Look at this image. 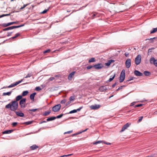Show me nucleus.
I'll return each mask as SVG.
<instances>
[{
  "label": "nucleus",
  "instance_id": "nucleus-50",
  "mask_svg": "<svg viewBox=\"0 0 157 157\" xmlns=\"http://www.w3.org/2000/svg\"><path fill=\"white\" fill-rule=\"evenodd\" d=\"M72 155V154H69V155H64L63 156H59V157H65V156H70V155Z\"/></svg>",
  "mask_w": 157,
  "mask_h": 157
},
{
  "label": "nucleus",
  "instance_id": "nucleus-23",
  "mask_svg": "<svg viewBox=\"0 0 157 157\" xmlns=\"http://www.w3.org/2000/svg\"><path fill=\"white\" fill-rule=\"evenodd\" d=\"M120 76L124 77V78H125V71L123 69L122 70L121 72Z\"/></svg>",
  "mask_w": 157,
  "mask_h": 157
},
{
  "label": "nucleus",
  "instance_id": "nucleus-51",
  "mask_svg": "<svg viewBox=\"0 0 157 157\" xmlns=\"http://www.w3.org/2000/svg\"><path fill=\"white\" fill-rule=\"evenodd\" d=\"M36 90L37 91L40 90H41V88L39 87H37L36 88Z\"/></svg>",
  "mask_w": 157,
  "mask_h": 157
},
{
  "label": "nucleus",
  "instance_id": "nucleus-7",
  "mask_svg": "<svg viewBox=\"0 0 157 157\" xmlns=\"http://www.w3.org/2000/svg\"><path fill=\"white\" fill-rule=\"evenodd\" d=\"M150 62L151 64H154L157 67V59H156L154 57H151L150 59Z\"/></svg>",
  "mask_w": 157,
  "mask_h": 157
},
{
  "label": "nucleus",
  "instance_id": "nucleus-1",
  "mask_svg": "<svg viewBox=\"0 0 157 157\" xmlns=\"http://www.w3.org/2000/svg\"><path fill=\"white\" fill-rule=\"evenodd\" d=\"M18 107L17 102L16 101H13L7 105L5 106L6 109H10L11 110L15 111L17 109Z\"/></svg>",
  "mask_w": 157,
  "mask_h": 157
},
{
  "label": "nucleus",
  "instance_id": "nucleus-25",
  "mask_svg": "<svg viewBox=\"0 0 157 157\" xmlns=\"http://www.w3.org/2000/svg\"><path fill=\"white\" fill-rule=\"evenodd\" d=\"M157 31V27L156 28H153L150 31V34H153Z\"/></svg>",
  "mask_w": 157,
  "mask_h": 157
},
{
  "label": "nucleus",
  "instance_id": "nucleus-30",
  "mask_svg": "<svg viewBox=\"0 0 157 157\" xmlns=\"http://www.w3.org/2000/svg\"><path fill=\"white\" fill-rule=\"evenodd\" d=\"M95 58H92L89 60L88 62L89 63L94 62H95Z\"/></svg>",
  "mask_w": 157,
  "mask_h": 157
},
{
  "label": "nucleus",
  "instance_id": "nucleus-58",
  "mask_svg": "<svg viewBox=\"0 0 157 157\" xmlns=\"http://www.w3.org/2000/svg\"><path fill=\"white\" fill-rule=\"evenodd\" d=\"M122 86H120L116 90L117 91H118L119 90L122 89Z\"/></svg>",
  "mask_w": 157,
  "mask_h": 157
},
{
  "label": "nucleus",
  "instance_id": "nucleus-35",
  "mask_svg": "<svg viewBox=\"0 0 157 157\" xmlns=\"http://www.w3.org/2000/svg\"><path fill=\"white\" fill-rule=\"evenodd\" d=\"M56 119V117L53 116L50 117V121H52Z\"/></svg>",
  "mask_w": 157,
  "mask_h": 157
},
{
  "label": "nucleus",
  "instance_id": "nucleus-14",
  "mask_svg": "<svg viewBox=\"0 0 157 157\" xmlns=\"http://www.w3.org/2000/svg\"><path fill=\"white\" fill-rule=\"evenodd\" d=\"M134 74L137 76H141L143 75V73L137 70H135L134 71Z\"/></svg>",
  "mask_w": 157,
  "mask_h": 157
},
{
  "label": "nucleus",
  "instance_id": "nucleus-45",
  "mask_svg": "<svg viewBox=\"0 0 157 157\" xmlns=\"http://www.w3.org/2000/svg\"><path fill=\"white\" fill-rule=\"evenodd\" d=\"M66 101V100L65 99H63L62 100L61 102L60 103L61 104H64L65 103Z\"/></svg>",
  "mask_w": 157,
  "mask_h": 157
},
{
  "label": "nucleus",
  "instance_id": "nucleus-43",
  "mask_svg": "<svg viewBox=\"0 0 157 157\" xmlns=\"http://www.w3.org/2000/svg\"><path fill=\"white\" fill-rule=\"evenodd\" d=\"M143 116H141L139 117V119L137 121V122L139 123L142 120L143 118Z\"/></svg>",
  "mask_w": 157,
  "mask_h": 157
},
{
  "label": "nucleus",
  "instance_id": "nucleus-26",
  "mask_svg": "<svg viewBox=\"0 0 157 157\" xmlns=\"http://www.w3.org/2000/svg\"><path fill=\"white\" fill-rule=\"evenodd\" d=\"M77 112L76 110L75 109H74L73 110H71L69 113H67L65 114H71L73 113H75Z\"/></svg>",
  "mask_w": 157,
  "mask_h": 157
},
{
  "label": "nucleus",
  "instance_id": "nucleus-32",
  "mask_svg": "<svg viewBox=\"0 0 157 157\" xmlns=\"http://www.w3.org/2000/svg\"><path fill=\"white\" fill-rule=\"evenodd\" d=\"M66 114H61L58 116H57L56 117V118H61L63 116V115H65Z\"/></svg>",
  "mask_w": 157,
  "mask_h": 157
},
{
  "label": "nucleus",
  "instance_id": "nucleus-22",
  "mask_svg": "<svg viewBox=\"0 0 157 157\" xmlns=\"http://www.w3.org/2000/svg\"><path fill=\"white\" fill-rule=\"evenodd\" d=\"M36 94V93H33L31 94L30 96V98L32 100H34L35 95Z\"/></svg>",
  "mask_w": 157,
  "mask_h": 157
},
{
  "label": "nucleus",
  "instance_id": "nucleus-11",
  "mask_svg": "<svg viewBox=\"0 0 157 157\" xmlns=\"http://www.w3.org/2000/svg\"><path fill=\"white\" fill-rule=\"evenodd\" d=\"M100 106V105L95 104L91 105L90 108L92 109L96 110L99 109Z\"/></svg>",
  "mask_w": 157,
  "mask_h": 157
},
{
  "label": "nucleus",
  "instance_id": "nucleus-8",
  "mask_svg": "<svg viewBox=\"0 0 157 157\" xmlns=\"http://www.w3.org/2000/svg\"><path fill=\"white\" fill-rule=\"evenodd\" d=\"M94 68L96 70H99L103 67V65L101 63H98V64L93 65Z\"/></svg>",
  "mask_w": 157,
  "mask_h": 157
},
{
  "label": "nucleus",
  "instance_id": "nucleus-4",
  "mask_svg": "<svg viewBox=\"0 0 157 157\" xmlns=\"http://www.w3.org/2000/svg\"><path fill=\"white\" fill-rule=\"evenodd\" d=\"M141 56L140 55L137 56L135 59V63L136 65L139 64L141 61Z\"/></svg>",
  "mask_w": 157,
  "mask_h": 157
},
{
  "label": "nucleus",
  "instance_id": "nucleus-38",
  "mask_svg": "<svg viewBox=\"0 0 157 157\" xmlns=\"http://www.w3.org/2000/svg\"><path fill=\"white\" fill-rule=\"evenodd\" d=\"M33 122V121H29L25 122L24 123L26 125H29L31 124Z\"/></svg>",
  "mask_w": 157,
  "mask_h": 157
},
{
  "label": "nucleus",
  "instance_id": "nucleus-49",
  "mask_svg": "<svg viewBox=\"0 0 157 157\" xmlns=\"http://www.w3.org/2000/svg\"><path fill=\"white\" fill-rule=\"evenodd\" d=\"M9 15H10V14H3L2 15H0V18L3 17L5 16H9Z\"/></svg>",
  "mask_w": 157,
  "mask_h": 157
},
{
  "label": "nucleus",
  "instance_id": "nucleus-59",
  "mask_svg": "<svg viewBox=\"0 0 157 157\" xmlns=\"http://www.w3.org/2000/svg\"><path fill=\"white\" fill-rule=\"evenodd\" d=\"M55 79L54 77H52L50 78V81H52Z\"/></svg>",
  "mask_w": 157,
  "mask_h": 157
},
{
  "label": "nucleus",
  "instance_id": "nucleus-15",
  "mask_svg": "<svg viewBox=\"0 0 157 157\" xmlns=\"http://www.w3.org/2000/svg\"><path fill=\"white\" fill-rule=\"evenodd\" d=\"M15 113L16 114V115L20 117H23L24 116V114L22 113L17 111H15Z\"/></svg>",
  "mask_w": 157,
  "mask_h": 157
},
{
  "label": "nucleus",
  "instance_id": "nucleus-40",
  "mask_svg": "<svg viewBox=\"0 0 157 157\" xmlns=\"http://www.w3.org/2000/svg\"><path fill=\"white\" fill-rule=\"evenodd\" d=\"M37 110V109H29L28 110V111L29 112L30 111H31L32 112H35Z\"/></svg>",
  "mask_w": 157,
  "mask_h": 157
},
{
  "label": "nucleus",
  "instance_id": "nucleus-39",
  "mask_svg": "<svg viewBox=\"0 0 157 157\" xmlns=\"http://www.w3.org/2000/svg\"><path fill=\"white\" fill-rule=\"evenodd\" d=\"M134 78H135V77H130V78H129L128 80H127L126 82H128L129 81H130L132 80H133Z\"/></svg>",
  "mask_w": 157,
  "mask_h": 157
},
{
  "label": "nucleus",
  "instance_id": "nucleus-53",
  "mask_svg": "<svg viewBox=\"0 0 157 157\" xmlns=\"http://www.w3.org/2000/svg\"><path fill=\"white\" fill-rule=\"evenodd\" d=\"M129 55V53L128 52H126L124 53V55L126 57H128Z\"/></svg>",
  "mask_w": 157,
  "mask_h": 157
},
{
  "label": "nucleus",
  "instance_id": "nucleus-27",
  "mask_svg": "<svg viewBox=\"0 0 157 157\" xmlns=\"http://www.w3.org/2000/svg\"><path fill=\"white\" fill-rule=\"evenodd\" d=\"M18 23V21L16 22H11L8 23H7V26H9L10 25L13 24H17Z\"/></svg>",
  "mask_w": 157,
  "mask_h": 157
},
{
  "label": "nucleus",
  "instance_id": "nucleus-33",
  "mask_svg": "<svg viewBox=\"0 0 157 157\" xmlns=\"http://www.w3.org/2000/svg\"><path fill=\"white\" fill-rule=\"evenodd\" d=\"M20 35V33H17L15 34V35L13 37H12V38L13 39L19 36Z\"/></svg>",
  "mask_w": 157,
  "mask_h": 157
},
{
  "label": "nucleus",
  "instance_id": "nucleus-55",
  "mask_svg": "<svg viewBox=\"0 0 157 157\" xmlns=\"http://www.w3.org/2000/svg\"><path fill=\"white\" fill-rule=\"evenodd\" d=\"M73 11L70 14H69V15H67L66 16L64 17H63V19H64L65 17H68V16H69L70 15L73 13Z\"/></svg>",
  "mask_w": 157,
  "mask_h": 157
},
{
  "label": "nucleus",
  "instance_id": "nucleus-36",
  "mask_svg": "<svg viewBox=\"0 0 157 157\" xmlns=\"http://www.w3.org/2000/svg\"><path fill=\"white\" fill-rule=\"evenodd\" d=\"M102 141H101V140H99V141H98L95 142H94L93 144H97L101 143H102Z\"/></svg>",
  "mask_w": 157,
  "mask_h": 157
},
{
  "label": "nucleus",
  "instance_id": "nucleus-60",
  "mask_svg": "<svg viewBox=\"0 0 157 157\" xmlns=\"http://www.w3.org/2000/svg\"><path fill=\"white\" fill-rule=\"evenodd\" d=\"M49 114V112H45L44 113V115H45V116H46L48 114Z\"/></svg>",
  "mask_w": 157,
  "mask_h": 157
},
{
  "label": "nucleus",
  "instance_id": "nucleus-61",
  "mask_svg": "<svg viewBox=\"0 0 157 157\" xmlns=\"http://www.w3.org/2000/svg\"><path fill=\"white\" fill-rule=\"evenodd\" d=\"M49 52V49H48L44 52V53H45L46 52Z\"/></svg>",
  "mask_w": 157,
  "mask_h": 157
},
{
  "label": "nucleus",
  "instance_id": "nucleus-17",
  "mask_svg": "<svg viewBox=\"0 0 157 157\" xmlns=\"http://www.w3.org/2000/svg\"><path fill=\"white\" fill-rule=\"evenodd\" d=\"M116 76V74H114L113 76H111L109 79L106 81V82L108 83L112 81L114 78Z\"/></svg>",
  "mask_w": 157,
  "mask_h": 157
},
{
  "label": "nucleus",
  "instance_id": "nucleus-57",
  "mask_svg": "<svg viewBox=\"0 0 157 157\" xmlns=\"http://www.w3.org/2000/svg\"><path fill=\"white\" fill-rule=\"evenodd\" d=\"M154 48H151L149 49L148 50V53H149V52H151L152 51L151 50V49H154Z\"/></svg>",
  "mask_w": 157,
  "mask_h": 157
},
{
  "label": "nucleus",
  "instance_id": "nucleus-37",
  "mask_svg": "<svg viewBox=\"0 0 157 157\" xmlns=\"http://www.w3.org/2000/svg\"><path fill=\"white\" fill-rule=\"evenodd\" d=\"M32 75L31 73H29L25 77V78H27L29 77H30Z\"/></svg>",
  "mask_w": 157,
  "mask_h": 157
},
{
  "label": "nucleus",
  "instance_id": "nucleus-52",
  "mask_svg": "<svg viewBox=\"0 0 157 157\" xmlns=\"http://www.w3.org/2000/svg\"><path fill=\"white\" fill-rule=\"evenodd\" d=\"M47 11H48V10H44L43 11L41 12L40 13H42V14L45 13L47 12Z\"/></svg>",
  "mask_w": 157,
  "mask_h": 157
},
{
  "label": "nucleus",
  "instance_id": "nucleus-28",
  "mask_svg": "<svg viewBox=\"0 0 157 157\" xmlns=\"http://www.w3.org/2000/svg\"><path fill=\"white\" fill-rule=\"evenodd\" d=\"M12 93L11 91L6 92V93H3V95L5 96L6 95H7L8 96H10V95Z\"/></svg>",
  "mask_w": 157,
  "mask_h": 157
},
{
  "label": "nucleus",
  "instance_id": "nucleus-21",
  "mask_svg": "<svg viewBox=\"0 0 157 157\" xmlns=\"http://www.w3.org/2000/svg\"><path fill=\"white\" fill-rule=\"evenodd\" d=\"M22 97V95H19L17 96L16 97V98L15 99L16 100L15 101H16V102H17V101H19L20 100H21Z\"/></svg>",
  "mask_w": 157,
  "mask_h": 157
},
{
  "label": "nucleus",
  "instance_id": "nucleus-13",
  "mask_svg": "<svg viewBox=\"0 0 157 157\" xmlns=\"http://www.w3.org/2000/svg\"><path fill=\"white\" fill-rule=\"evenodd\" d=\"M76 72L75 71H73L68 76V79L69 80H71L72 79V78H73V76H74L75 73Z\"/></svg>",
  "mask_w": 157,
  "mask_h": 157
},
{
  "label": "nucleus",
  "instance_id": "nucleus-3",
  "mask_svg": "<svg viewBox=\"0 0 157 157\" xmlns=\"http://www.w3.org/2000/svg\"><path fill=\"white\" fill-rule=\"evenodd\" d=\"M24 25V24L21 25H18V26H10L8 27V28L4 29H3V30L4 31H7L9 30H11L13 29L14 28H18L20 27H22Z\"/></svg>",
  "mask_w": 157,
  "mask_h": 157
},
{
  "label": "nucleus",
  "instance_id": "nucleus-46",
  "mask_svg": "<svg viewBox=\"0 0 157 157\" xmlns=\"http://www.w3.org/2000/svg\"><path fill=\"white\" fill-rule=\"evenodd\" d=\"M83 106H82L80 107H79V108L77 109H76V111H77H77H80V110H81V109H82V108H83Z\"/></svg>",
  "mask_w": 157,
  "mask_h": 157
},
{
  "label": "nucleus",
  "instance_id": "nucleus-31",
  "mask_svg": "<svg viewBox=\"0 0 157 157\" xmlns=\"http://www.w3.org/2000/svg\"><path fill=\"white\" fill-rule=\"evenodd\" d=\"M125 78L124 77L120 76L119 79V82H122L124 80Z\"/></svg>",
  "mask_w": 157,
  "mask_h": 157
},
{
  "label": "nucleus",
  "instance_id": "nucleus-63",
  "mask_svg": "<svg viewBox=\"0 0 157 157\" xmlns=\"http://www.w3.org/2000/svg\"><path fill=\"white\" fill-rule=\"evenodd\" d=\"M82 133V132H77V133H76V134L77 135H78V134H81V133Z\"/></svg>",
  "mask_w": 157,
  "mask_h": 157
},
{
  "label": "nucleus",
  "instance_id": "nucleus-56",
  "mask_svg": "<svg viewBox=\"0 0 157 157\" xmlns=\"http://www.w3.org/2000/svg\"><path fill=\"white\" fill-rule=\"evenodd\" d=\"M117 82H116L114 83L113 84L112 86V87L114 88L116 86V85H117Z\"/></svg>",
  "mask_w": 157,
  "mask_h": 157
},
{
  "label": "nucleus",
  "instance_id": "nucleus-2",
  "mask_svg": "<svg viewBox=\"0 0 157 157\" xmlns=\"http://www.w3.org/2000/svg\"><path fill=\"white\" fill-rule=\"evenodd\" d=\"M23 79H21V80H19L17 82H15L14 83H12L8 86H7L6 87H4L2 88H9L13 87L14 86H15L17 85L18 84H19L20 83H21Z\"/></svg>",
  "mask_w": 157,
  "mask_h": 157
},
{
  "label": "nucleus",
  "instance_id": "nucleus-10",
  "mask_svg": "<svg viewBox=\"0 0 157 157\" xmlns=\"http://www.w3.org/2000/svg\"><path fill=\"white\" fill-rule=\"evenodd\" d=\"M131 124L130 123H127L124 124L122 127V129L120 131V132H121L124 131Z\"/></svg>",
  "mask_w": 157,
  "mask_h": 157
},
{
  "label": "nucleus",
  "instance_id": "nucleus-24",
  "mask_svg": "<svg viewBox=\"0 0 157 157\" xmlns=\"http://www.w3.org/2000/svg\"><path fill=\"white\" fill-rule=\"evenodd\" d=\"M144 74L146 76H148L151 75V73L148 71H145L144 72Z\"/></svg>",
  "mask_w": 157,
  "mask_h": 157
},
{
  "label": "nucleus",
  "instance_id": "nucleus-9",
  "mask_svg": "<svg viewBox=\"0 0 157 157\" xmlns=\"http://www.w3.org/2000/svg\"><path fill=\"white\" fill-rule=\"evenodd\" d=\"M125 64L126 68H129L131 65L130 59H128L125 61Z\"/></svg>",
  "mask_w": 157,
  "mask_h": 157
},
{
  "label": "nucleus",
  "instance_id": "nucleus-34",
  "mask_svg": "<svg viewBox=\"0 0 157 157\" xmlns=\"http://www.w3.org/2000/svg\"><path fill=\"white\" fill-rule=\"evenodd\" d=\"M75 99V97L74 96H71L69 98V100L70 101H72L74 100Z\"/></svg>",
  "mask_w": 157,
  "mask_h": 157
},
{
  "label": "nucleus",
  "instance_id": "nucleus-16",
  "mask_svg": "<svg viewBox=\"0 0 157 157\" xmlns=\"http://www.w3.org/2000/svg\"><path fill=\"white\" fill-rule=\"evenodd\" d=\"M114 62L115 60L113 59H110L108 60V62L105 63V65L107 66H109L111 63H114Z\"/></svg>",
  "mask_w": 157,
  "mask_h": 157
},
{
  "label": "nucleus",
  "instance_id": "nucleus-64",
  "mask_svg": "<svg viewBox=\"0 0 157 157\" xmlns=\"http://www.w3.org/2000/svg\"><path fill=\"white\" fill-rule=\"evenodd\" d=\"M154 155H148L146 157H153Z\"/></svg>",
  "mask_w": 157,
  "mask_h": 157
},
{
  "label": "nucleus",
  "instance_id": "nucleus-42",
  "mask_svg": "<svg viewBox=\"0 0 157 157\" xmlns=\"http://www.w3.org/2000/svg\"><path fill=\"white\" fill-rule=\"evenodd\" d=\"M94 67L93 65H90L86 67V68L87 70H89L92 68Z\"/></svg>",
  "mask_w": 157,
  "mask_h": 157
},
{
  "label": "nucleus",
  "instance_id": "nucleus-5",
  "mask_svg": "<svg viewBox=\"0 0 157 157\" xmlns=\"http://www.w3.org/2000/svg\"><path fill=\"white\" fill-rule=\"evenodd\" d=\"M26 100V98H23L20 101L19 104L21 105V108H24L25 107Z\"/></svg>",
  "mask_w": 157,
  "mask_h": 157
},
{
  "label": "nucleus",
  "instance_id": "nucleus-62",
  "mask_svg": "<svg viewBox=\"0 0 157 157\" xmlns=\"http://www.w3.org/2000/svg\"><path fill=\"white\" fill-rule=\"evenodd\" d=\"M71 102V101H68L67 103V104H66V105H69L70 103Z\"/></svg>",
  "mask_w": 157,
  "mask_h": 157
},
{
  "label": "nucleus",
  "instance_id": "nucleus-48",
  "mask_svg": "<svg viewBox=\"0 0 157 157\" xmlns=\"http://www.w3.org/2000/svg\"><path fill=\"white\" fill-rule=\"evenodd\" d=\"M17 124V122H13L12 123V125L13 127H14L16 126Z\"/></svg>",
  "mask_w": 157,
  "mask_h": 157
},
{
  "label": "nucleus",
  "instance_id": "nucleus-6",
  "mask_svg": "<svg viewBox=\"0 0 157 157\" xmlns=\"http://www.w3.org/2000/svg\"><path fill=\"white\" fill-rule=\"evenodd\" d=\"M61 107V105L59 104L55 105L52 108V111L54 112H57L58 111Z\"/></svg>",
  "mask_w": 157,
  "mask_h": 157
},
{
  "label": "nucleus",
  "instance_id": "nucleus-19",
  "mask_svg": "<svg viewBox=\"0 0 157 157\" xmlns=\"http://www.w3.org/2000/svg\"><path fill=\"white\" fill-rule=\"evenodd\" d=\"M151 40L150 42L151 43H153L155 41H157V37H154L153 38H151L150 39H146V40Z\"/></svg>",
  "mask_w": 157,
  "mask_h": 157
},
{
  "label": "nucleus",
  "instance_id": "nucleus-29",
  "mask_svg": "<svg viewBox=\"0 0 157 157\" xmlns=\"http://www.w3.org/2000/svg\"><path fill=\"white\" fill-rule=\"evenodd\" d=\"M28 93V92L27 91H24L22 93V96H24L26 95Z\"/></svg>",
  "mask_w": 157,
  "mask_h": 157
},
{
  "label": "nucleus",
  "instance_id": "nucleus-12",
  "mask_svg": "<svg viewBox=\"0 0 157 157\" xmlns=\"http://www.w3.org/2000/svg\"><path fill=\"white\" fill-rule=\"evenodd\" d=\"M108 90V89L104 86H101L99 88V91L101 92L105 91Z\"/></svg>",
  "mask_w": 157,
  "mask_h": 157
},
{
  "label": "nucleus",
  "instance_id": "nucleus-18",
  "mask_svg": "<svg viewBox=\"0 0 157 157\" xmlns=\"http://www.w3.org/2000/svg\"><path fill=\"white\" fill-rule=\"evenodd\" d=\"M13 131V130H7L5 131L4 132H2V133L3 134H10Z\"/></svg>",
  "mask_w": 157,
  "mask_h": 157
},
{
  "label": "nucleus",
  "instance_id": "nucleus-44",
  "mask_svg": "<svg viewBox=\"0 0 157 157\" xmlns=\"http://www.w3.org/2000/svg\"><path fill=\"white\" fill-rule=\"evenodd\" d=\"M29 4H27L25 5H24L23 7H22L20 9V10H22L25 7H26V6H27Z\"/></svg>",
  "mask_w": 157,
  "mask_h": 157
},
{
  "label": "nucleus",
  "instance_id": "nucleus-20",
  "mask_svg": "<svg viewBox=\"0 0 157 157\" xmlns=\"http://www.w3.org/2000/svg\"><path fill=\"white\" fill-rule=\"evenodd\" d=\"M30 147L31 150H34L37 149L38 147L36 145L34 144L30 146Z\"/></svg>",
  "mask_w": 157,
  "mask_h": 157
},
{
  "label": "nucleus",
  "instance_id": "nucleus-47",
  "mask_svg": "<svg viewBox=\"0 0 157 157\" xmlns=\"http://www.w3.org/2000/svg\"><path fill=\"white\" fill-rule=\"evenodd\" d=\"M72 132V130L70 131H67V132H65L64 134H70Z\"/></svg>",
  "mask_w": 157,
  "mask_h": 157
},
{
  "label": "nucleus",
  "instance_id": "nucleus-54",
  "mask_svg": "<svg viewBox=\"0 0 157 157\" xmlns=\"http://www.w3.org/2000/svg\"><path fill=\"white\" fill-rule=\"evenodd\" d=\"M136 103V102H132L130 104V106H133V105H134Z\"/></svg>",
  "mask_w": 157,
  "mask_h": 157
},
{
  "label": "nucleus",
  "instance_id": "nucleus-41",
  "mask_svg": "<svg viewBox=\"0 0 157 157\" xmlns=\"http://www.w3.org/2000/svg\"><path fill=\"white\" fill-rule=\"evenodd\" d=\"M143 105V104H139L135 105L134 106V108L139 107L142 106Z\"/></svg>",
  "mask_w": 157,
  "mask_h": 157
}]
</instances>
